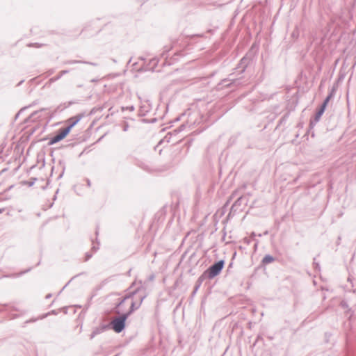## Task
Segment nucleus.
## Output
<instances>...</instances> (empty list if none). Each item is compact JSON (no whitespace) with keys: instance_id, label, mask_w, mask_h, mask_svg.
I'll return each mask as SVG.
<instances>
[{"instance_id":"nucleus-10","label":"nucleus","mask_w":356,"mask_h":356,"mask_svg":"<svg viewBox=\"0 0 356 356\" xmlns=\"http://www.w3.org/2000/svg\"><path fill=\"white\" fill-rule=\"evenodd\" d=\"M127 299H125V296H124L122 299L119 300L118 302L115 304V306L113 309V312L116 314H120V313H124L122 307L124 306V302Z\"/></svg>"},{"instance_id":"nucleus-27","label":"nucleus","mask_w":356,"mask_h":356,"mask_svg":"<svg viewBox=\"0 0 356 356\" xmlns=\"http://www.w3.org/2000/svg\"><path fill=\"white\" fill-rule=\"evenodd\" d=\"M99 242H97V245L93 244V245L92 247V250L94 251V252H96L99 248Z\"/></svg>"},{"instance_id":"nucleus-44","label":"nucleus","mask_w":356,"mask_h":356,"mask_svg":"<svg viewBox=\"0 0 356 356\" xmlns=\"http://www.w3.org/2000/svg\"><path fill=\"white\" fill-rule=\"evenodd\" d=\"M131 269H129L127 272V275L130 276L131 275Z\"/></svg>"},{"instance_id":"nucleus-21","label":"nucleus","mask_w":356,"mask_h":356,"mask_svg":"<svg viewBox=\"0 0 356 356\" xmlns=\"http://www.w3.org/2000/svg\"><path fill=\"white\" fill-rule=\"evenodd\" d=\"M32 105H29V106H25V107H23L22 108H21L17 113V114L15 115V120L19 118V116L26 109L28 108L29 107L31 106Z\"/></svg>"},{"instance_id":"nucleus-20","label":"nucleus","mask_w":356,"mask_h":356,"mask_svg":"<svg viewBox=\"0 0 356 356\" xmlns=\"http://www.w3.org/2000/svg\"><path fill=\"white\" fill-rule=\"evenodd\" d=\"M158 60L156 58H153L150 60V65L152 66L150 67V69L153 71L154 67L157 65Z\"/></svg>"},{"instance_id":"nucleus-56","label":"nucleus","mask_w":356,"mask_h":356,"mask_svg":"<svg viewBox=\"0 0 356 356\" xmlns=\"http://www.w3.org/2000/svg\"><path fill=\"white\" fill-rule=\"evenodd\" d=\"M35 45H37L38 47H40L41 45H38L37 43H35Z\"/></svg>"},{"instance_id":"nucleus-57","label":"nucleus","mask_w":356,"mask_h":356,"mask_svg":"<svg viewBox=\"0 0 356 356\" xmlns=\"http://www.w3.org/2000/svg\"><path fill=\"white\" fill-rule=\"evenodd\" d=\"M164 56H165V53H163L162 56L164 57Z\"/></svg>"},{"instance_id":"nucleus-28","label":"nucleus","mask_w":356,"mask_h":356,"mask_svg":"<svg viewBox=\"0 0 356 356\" xmlns=\"http://www.w3.org/2000/svg\"><path fill=\"white\" fill-rule=\"evenodd\" d=\"M92 254L90 252H86L85 255V261H88L92 257Z\"/></svg>"},{"instance_id":"nucleus-2","label":"nucleus","mask_w":356,"mask_h":356,"mask_svg":"<svg viewBox=\"0 0 356 356\" xmlns=\"http://www.w3.org/2000/svg\"><path fill=\"white\" fill-rule=\"evenodd\" d=\"M224 266L225 261L220 259L211 265L202 275H204L206 279L211 280L221 273Z\"/></svg>"},{"instance_id":"nucleus-54","label":"nucleus","mask_w":356,"mask_h":356,"mask_svg":"<svg viewBox=\"0 0 356 356\" xmlns=\"http://www.w3.org/2000/svg\"><path fill=\"white\" fill-rule=\"evenodd\" d=\"M95 108L91 111V113H93L95 112Z\"/></svg>"},{"instance_id":"nucleus-38","label":"nucleus","mask_w":356,"mask_h":356,"mask_svg":"<svg viewBox=\"0 0 356 356\" xmlns=\"http://www.w3.org/2000/svg\"><path fill=\"white\" fill-rule=\"evenodd\" d=\"M8 306V305H6H6H3V309H1V310H0V312L5 310V309H6V308Z\"/></svg>"},{"instance_id":"nucleus-13","label":"nucleus","mask_w":356,"mask_h":356,"mask_svg":"<svg viewBox=\"0 0 356 356\" xmlns=\"http://www.w3.org/2000/svg\"><path fill=\"white\" fill-rule=\"evenodd\" d=\"M69 72H70V70H62L59 72V74L57 76L49 79V82L50 83H54V82L59 80L63 75H65Z\"/></svg>"},{"instance_id":"nucleus-25","label":"nucleus","mask_w":356,"mask_h":356,"mask_svg":"<svg viewBox=\"0 0 356 356\" xmlns=\"http://www.w3.org/2000/svg\"><path fill=\"white\" fill-rule=\"evenodd\" d=\"M36 180H37L36 178H31V179L27 182L28 186H32L35 184V181Z\"/></svg>"},{"instance_id":"nucleus-40","label":"nucleus","mask_w":356,"mask_h":356,"mask_svg":"<svg viewBox=\"0 0 356 356\" xmlns=\"http://www.w3.org/2000/svg\"><path fill=\"white\" fill-rule=\"evenodd\" d=\"M154 279V275H152L151 276H149V280H153Z\"/></svg>"},{"instance_id":"nucleus-15","label":"nucleus","mask_w":356,"mask_h":356,"mask_svg":"<svg viewBox=\"0 0 356 356\" xmlns=\"http://www.w3.org/2000/svg\"><path fill=\"white\" fill-rule=\"evenodd\" d=\"M47 108H41L40 110H38V111H34L33 113H32L29 117L25 120L26 122H28L29 120H31V119L33 118V121L35 120V117L39 114L40 113L42 112V111H46Z\"/></svg>"},{"instance_id":"nucleus-39","label":"nucleus","mask_w":356,"mask_h":356,"mask_svg":"<svg viewBox=\"0 0 356 356\" xmlns=\"http://www.w3.org/2000/svg\"><path fill=\"white\" fill-rule=\"evenodd\" d=\"M86 181H87V185H88V186H90V185H91V182H90V181L89 179H87V180H86Z\"/></svg>"},{"instance_id":"nucleus-46","label":"nucleus","mask_w":356,"mask_h":356,"mask_svg":"<svg viewBox=\"0 0 356 356\" xmlns=\"http://www.w3.org/2000/svg\"><path fill=\"white\" fill-rule=\"evenodd\" d=\"M12 309L14 310V311H19L17 308H16L15 307H12Z\"/></svg>"},{"instance_id":"nucleus-30","label":"nucleus","mask_w":356,"mask_h":356,"mask_svg":"<svg viewBox=\"0 0 356 356\" xmlns=\"http://www.w3.org/2000/svg\"><path fill=\"white\" fill-rule=\"evenodd\" d=\"M82 63L88 64V65H92V66H97V63H92V62L83 61Z\"/></svg>"},{"instance_id":"nucleus-9","label":"nucleus","mask_w":356,"mask_h":356,"mask_svg":"<svg viewBox=\"0 0 356 356\" xmlns=\"http://www.w3.org/2000/svg\"><path fill=\"white\" fill-rule=\"evenodd\" d=\"M109 329H110V325H108V324H101L99 326L96 327L93 329V330L90 336V339H92L95 336H97Z\"/></svg>"},{"instance_id":"nucleus-48","label":"nucleus","mask_w":356,"mask_h":356,"mask_svg":"<svg viewBox=\"0 0 356 356\" xmlns=\"http://www.w3.org/2000/svg\"><path fill=\"white\" fill-rule=\"evenodd\" d=\"M35 78L31 79L29 81V82H30V83H33V81H34V80H35Z\"/></svg>"},{"instance_id":"nucleus-55","label":"nucleus","mask_w":356,"mask_h":356,"mask_svg":"<svg viewBox=\"0 0 356 356\" xmlns=\"http://www.w3.org/2000/svg\"><path fill=\"white\" fill-rule=\"evenodd\" d=\"M95 234H96V235H98V230L97 229H96Z\"/></svg>"},{"instance_id":"nucleus-5","label":"nucleus","mask_w":356,"mask_h":356,"mask_svg":"<svg viewBox=\"0 0 356 356\" xmlns=\"http://www.w3.org/2000/svg\"><path fill=\"white\" fill-rule=\"evenodd\" d=\"M145 298H146V295L144 293V294H142L139 298H138V302L132 300L129 310L124 313L128 316H130L134 313V311H136L140 308L142 302H143V300H145Z\"/></svg>"},{"instance_id":"nucleus-1","label":"nucleus","mask_w":356,"mask_h":356,"mask_svg":"<svg viewBox=\"0 0 356 356\" xmlns=\"http://www.w3.org/2000/svg\"><path fill=\"white\" fill-rule=\"evenodd\" d=\"M252 62L250 55H245L239 61L237 66L234 69V72L229 74L228 79H225L222 81V84L225 87L238 86L242 84L241 79L243 76L241 74L245 71L246 68Z\"/></svg>"},{"instance_id":"nucleus-14","label":"nucleus","mask_w":356,"mask_h":356,"mask_svg":"<svg viewBox=\"0 0 356 356\" xmlns=\"http://www.w3.org/2000/svg\"><path fill=\"white\" fill-rule=\"evenodd\" d=\"M275 261V258L270 254H266L262 259L261 263L264 265L272 263Z\"/></svg>"},{"instance_id":"nucleus-4","label":"nucleus","mask_w":356,"mask_h":356,"mask_svg":"<svg viewBox=\"0 0 356 356\" xmlns=\"http://www.w3.org/2000/svg\"><path fill=\"white\" fill-rule=\"evenodd\" d=\"M68 134L69 133L67 131V129H65V128L60 129L58 131V133L49 139L48 145H51L60 142V140L64 139Z\"/></svg>"},{"instance_id":"nucleus-43","label":"nucleus","mask_w":356,"mask_h":356,"mask_svg":"<svg viewBox=\"0 0 356 356\" xmlns=\"http://www.w3.org/2000/svg\"><path fill=\"white\" fill-rule=\"evenodd\" d=\"M135 284H136V282H133V283L131 284V285L129 286V288L128 289V290H129L131 288H132Z\"/></svg>"},{"instance_id":"nucleus-36","label":"nucleus","mask_w":356,"mask_h":356,"mask_svg":"<svg viewBox=\"0 0 356 356\" xmlns=\"http://www.w3.org/2000/svg\"><path fill=\"white\" fill-rule=\"evenodd\" d=\"M36 320H37L36 318H31V319H30V320H29V321H26V323L35 322V321H36Z\"/></svg>"},{"instance_id":"nucleus-12","label":"nucleus","mask_w":356,"mask_h":356,"mask_svg":"<svg viewBox=\"0 0 356 356\" xmlns=\"http://www.w3.org/2000/svg\"><path fill=\"white\" fill-rule=\"evenodd\" d=\"M204 280H206V278L204 277V275H201L198 277V279L195 283V285L194 286L193 291L192 293L193 295H195L196 293V292L197 291V290L199 289V288L200 287V286L202 285V284Z\"/></svg>"},{"instance_id":"nucleus-16","label":"nucleus","mask_w":356,"mask_h":356,"mask_svg":"<svg viewBox=\"0 0 356 356\" xmlns=\"http://www.w3.org/2000/svg\"><path fill=\"white\" fill-rule=\"evenodd\" d=\"M136 165L141 168L142 169L146 170V171H149L150 170V168L149 167V165L146 163H145L143 161H138L136 162Z\"/></svg>"},{"instance_id":"nucleus-8","label":"nucleus","mask_w":356,"mask_h":356,"mask_svg":"<svg viewBox=\"0 0 356 356\" xmlns=\"http://www.w3.org/2000/svg\"><path fill=\"white\" fill-rule=\"evenodd\" d=\"M325 111V107L320 106L316 113H315L314 119H311L309 122V128L313 129L315 124L320 120L321 116Z\"/></svg>"},{"instance_id":"nucleus-3","label":"nucleus","mask_w":356,"mask_h":356,"mask_svg":"<svg viewBox=\"0 0 356 356\" xmlns=\"http://www.w3.org/2000/svg\"><path fill=\"white\" fill-rule=\"evenodd\" d=\"M119 316L113 318L110 323V329H112L116 333H120L126 327V321L129 316L124 312L118 314Z\"/></svg>"},{"instance_id":"nucleus-50","label":"nucleus","mask_w":356,"mask_h":356,"mask_svg":"<svg viewBox=\"0 0 356 356\" xmlns=\"http://www.w3.org/2000/svg\"><path fill=\"white\" fill-rule=\"evenodd\" d=\"M47 316V314H45V315H43L42 316L40 317L41 319L44 318V317H46Z\"/></svg>"},{"instance_id":"nucleus-18","label":"nucleus","mask_w":356,"mask_h":356,"mask_svg":"<svg viewBox=\"0 0 356 356\" xmlns=\"http://www.w3.org/2000/svg\"><path fill=\"white\" fill-rule=\"evenodd\" d=\"M83 60H67L63 62V65H72L76 63H82Z\"/></svg>"},{"instance_id":"nucleus-51","label":"nucleus","mask_w":356,"mask_h":356,"mask_svg":"<svg viewBox=\"0 0 356 356\" xmlns=\"http://www.w3.org/2000/svg\"><path fill=\"white\" fill-rule=\"evenodd\" d=\"M63 172H64L63 171V172H62V173L59 175L58 178H60V177L63 176Z\"/></svg>"},{"instance_id":"nucleus-24","label":"nucleus","mask_w":356,"mask_h":356,"mask_svg":"<svg viewBox=\"0 0 356 356\" xmlns=\"http://www.w3.org/2000/svg\"><path fill=\"white\" fill-rule=\"evenodd\" d=\"M76 103H77V102L69 101V102H67L66 103H64V108H67V107H69V106H70L72 104H74Z\"/></svg>"},{"instance_id":"nucleus-19","label":"nucleus","mask_w":356,"mask_h":356,"mask_svg":"<svg viewBox=\"0 0 356 356\" xmlns=\"http://www.w3.org/2000/svg\"><path fill=\"white\" fill-rule=\"evenodd\" d=\"M332 97H331L330 95H327L325 99L323 100L322 104L321 105V106L323 107H325V108H326L327 106V104L328 102H330V100L332 99Z\"/></svg>"},{"instance_id":"nucleus-35","label":"nucleus","mask_w":356,"mask_h":356,"mask_svg":"<svg viewBox=\"0 0 356 356\" xmlns=\"http://www.w3.org/2000/svg\"><path fill=\"white\" fill-rule=\"evenodd\" d=\"M309 356H326L325 354L323 353H318V354H316V355H309ZM327 356H329L328 355Z\"/></svg>"},{"instance_id":"nucleus-33","label":"nucleus","mask_w":356,"mask_h":356,"mask_svg":"<svg viewBox=\"0 0 356 356\" xmlns=\"http://www.w3.org/2000/svg\"><path fill=\"white\" fill-rule=\"evenodd\" d=\"M108 103H107V102H106V103H105V104H104V106H103L102 107L99 108H98V110H99V111H102V110H103V108H106V107H108Z\"/></svg>"},{"instance_id":"nucleus-17","label":"nucleus","mask_w":356,"mask_h":356,"mask_svg":"<svg viewBox=\"0 0 356 356\" xmlns=\"http://www.w3.org/2000/svg\"><path fill=\"white\" fill-rule=\"evenodd\" d=\"M136 295H138V291H136V289L131 291H129V293H127L124 296H125V299L128 300V299H133L134 297L136 296Z\"/></svg>"},{"instance_id":"nucleus-31","label":"nucleus","mask_w":356,"mask_h":356,"mask_svg":"<svg viewBox=\"0 0 356 356\" xmlns=\"http://www.w3.org/2000/svg\"><path fill=\"white\" fill-rule=\"evenodd\" d=\"M287 117V115H284L279 122V125L281 124L284 121L286 120V118Z\"/></svg>"},{"instance_id":"nucleus-6","label":"nucleus","mask_w":356,"mask_h":356,"mask_svg":"<svg viewBox=\"0 0 356 356\" xmlns=\"http://www.w3.org/2000/svg\"><path fill=\"white\" fill-rule=\"evenodd\" d=\"M84 113H79L75 116L71 117L67 120L68 125L64 127L68 133L71 129L83 118Z\"/></svg>"},{"instance_id":"nucleus-11","label":"nucleus","mask_w":356,"mask_h":356,"mask_svg":"<svg viewBox=\"0 0 356 356\" xmlns=\"http://www.w3.org/2000/svg\"><path fill=\"white\" fill-rule=\"evenodd\" d=\"M139 284V286H137L136 289V291H138V298H139L142 294H145L146 295V297L147 296V289L146 287L144 286V284H143L142 282L140 281L138 282Z\"/></svg>"},{"instance_id":"nucleus-32","label":"nucleus","mask_w":356,"mask_h":356,"mask_svg":"<svg viewBox=\"0 0 356 356\" xmlns=\"http://www.w3.org/2000/svg\"><path fill=\"white\" fill-rule=\"evenodd\" d=\"M129 129V124L127 123H125L124 125H123V131H127Z\"/></svg>"},{"instance_id":"nucleus-41","label":"nucleus","mask_w":356,"mask_h":356,"mask_svg":"<svg viewBox=\"0 0 356 356\" xmlns=\"http://www.w3.org/2000/svg\"><path fill=\"white\" fill-rule=\"evenodd\" d=\"M24 80H22L21 81H19L17 84V86H21L23 83H24Z\"/></svg>"},{"instance_id":"nucleus-53","label":"nucleus","mask_w":356,"mask_h":356,"mask_svg":"<svg viewBox=\"0 0 356 356\" xmlns=\"http://www.w3.org/2000/svg\"><path fill=\"white\" fill-rule=\"evenodd\" d=\"M29 270H30V269H28V270H26V271H24V272L22 273V274H23V273H26V272H29Z\"/></svg>"},{"instance_id":"nucleus-22","label":"nucleus","mask_w":356,"mask_h":356,"mask_svg":"<svg viewBox=\"0 0 356 356\" xmlns=\"http://www.w3.org/2000/svg\"><path fill=\"white\" fill-rule=\"evenodd\" d=\"M179 56H185V54L183 51H177V52L175 53V54L173 56V59L175 60H178L177 57Z\"/></svg>"},{"instance_id":"nucleus-23","label":"nucleus","mask_w":356,"mask_h":356,"mask_svg":"<svg viewBox=\"0 0 356 356\" xmlns=\"http://www.w3.org/2000/svg\"><path fill=\"white\" fill-rule=\"evenodd\" d=\"M313 265H314V268L316 270H318V271L320 270V264L316 261L315 258L314 259Z\"/></svg>"},{"instance_id":"nucleus-26","label":"nucleus","mask_w":356,"mask_h":356,"mask_svg":"<svg viewBox=\"0 0 356 356\" xmlns=\"http://www.w3.org/2000/svg\"><path fill=\"white\" fill-rule=\"evenodd\" d=\"M125 110H129L130 111H133L134 110V106H127V107L122 106V111H124Z\"/></svg>"},{"instance_id":"nucleus-45","label":"nucleus","mask_w":356,"mask_h":356,"mask_svg":"<svg viewBox=\"0 0 356 356\" xmlns=\"http://www.w3.org/2000/svg\"><path fill=\"white\" fill-rule=\"evenodd\" d=\"M51 297V294L49 293L46 296V298H50Z\"/></svg>"},{"instance_id":"nucleus-42","label":"nucleus","mask_w":356,"mask_h":356,"mask_svg":"<svg viewBox=\"0 0 356 356\" xmlns=\"http://www.w3.org/2000/svg\"><path fill=\"white\" fill-rule=\"evenodd\" d=\"M7 171V168H4L3 169L1 172H0V174H3L4 172Z\"/></svg>"},{"instance_id":"nucleus-29","label":"nucleus","mask_w":356,"mask_h":356,"mask_svg":"<svg viewBox=\"0 0 356 356\" xmlns=\"http://www.w3.org/2000/svg\"><path fill=\"white\" fill-rule=\"evenodd\" d=\"M341 307L343 309L348 308V303L346 301H341Z\"/></svg>"},{"instance_id":"nucleus-34","label":"nucleus","mask_w":356,"mask_h":356,"mask_svg":"<svg viewBox=\"0 0 356 356\" xmlns=\"http://www.w3.org/2000/svg\"><path fill=\"white\" fill-rule=\"evenodd\" d=\"M334 95V88H332V89L330 90V92H329L328 95H330V96H331V97H333Z\"/></svg>"},{"instance_id":"nucleus-7","label":"nucleus","mask_w":356,"mask_h":356,"mask_svg":"<svg viewBox=\"0 0 356 356\" xmlns=\"http://www.w3.org/2000/svg\"><path fill=\"white\" fill-rule=\"evenodd\" d=\"M248 202V200L246 197L245 196H241L237 198V200L234 202L233 205L231 207L230 212L231 213H236L238 211V210H241L239 209V207L242 205H246Z\"/></svg>"},{"instance_id":"nucleus-47","label":"nucleus","mask_w":356,"mask_h":356,"mask_svg":"<svg viewBox=\"0 0 356 356\" xmlns=\"http://www.w3.org/2000/svg\"><path fill=\"white\" fill-rule=\"evenodd\" d=\"M17 317H18V315L15 314V315H13V316L12 317V318H17Z\"/></svg>"},{"instance_id":"nucleus-37","label":"nucleus","mask_w":356,"mask_h":356,"mask_svg":"<svg viewBox=\"0 0 356 356\" xmlns=\"http://www.w3.org/2000/svg\"><path fill=\"white\" fill-rule=\"evenodd\" d=\"M112 109H113V107H112V106H111V107L108 108V111L110 112V114H111V115H113V113H114V111H112Z\"/></svg>"},{"instance_id":"nucleus-49","label":"nucleus","mask_w":356,"mask_h":356,"mask_svg":"<svg viewBox=\"0 0 356 356\" xmlns=\"http://www.w3.org/2000/svg\"><path fill=\"white\" fill-rule=\"evenodd\" d=\"M184 127V125H181L180 127H179V131H181L183 129Z\"/></svg>"},{"instance_id":"nucleus-52","label":"nucleus","mask_w":356,"mask_h":356,"mask_svg":"<svg viewBox=\"0 0 356 356\" xmlns=\"http://www.w3.org/2000/svg\"><path fill=\"white\" fill-rule=\"evenodd\" d=\"M131 58H130V59L129 60V61H128L127 64L131 63Z\"/></svg>"}]
</instances>
